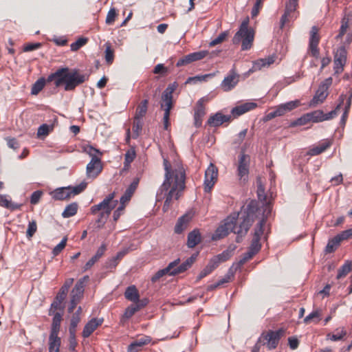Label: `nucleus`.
<instances>
[{"instance_id":"48","label":"nucleus","mask_w":352,"mask_h":352,"mask_svg":"<svg viewBox=\"0 0 352 352\" xmlns=\"http://www.w3.org/2000/svg\"><path fill=\"white\" fill-rule=\"evenodd\" d=\"M89 280V276L86 275L79 279L77 283H76L74 287L72 289L75 290L76 292H80L82 293H84L85 287V283L88 282Z\"/></svg>"},{"instance_id":"61","label":"nucleus","mask_w":352,"mask_h":352,"mask_svg":"<svg viewBox=\"0 0 352 352\" xmlns=\"http://www.w3.org/2000/svg\"><path fill=\"white\" fill-rule=\"evenodd\" d=\"M229 280H230V276L228 275L227 276L220 279L216 283L208 285L207 287V290L212 291V290L215 289L216 288H217L218 287L221 286V285L228 283Z\"/></svg>"},{"instance_id":"27","label":"nucleus","mask_w":352,"mask_h":352,"mask_svg":"<svg viewBox=\"0 0 352 352\" xmlns=\"http://www.w3.org/2000/svg\"><path fill=\"white\" fill-rule=\"evenodd\" d=\"M201 236L199 231L197 229L193 230L188 234L187 245L192 248L201 242Z\"/></svg>"},{"instance_id":"17","label":"nucleus","mask_w":352,"mask_h":352,"mask_svg":"<svg viewBox=\"0 0 352 352\" xmlns=\"http://www.w3.org/2000/svg\"><path fill=\"white\" fill-rule=\"evenodd\" d=\"M232 119V116L230 115L225 116L221 113H216L214 115L210 117L208 120V124L212 126H219L223 123L230 122Z\"/></svg>"},{"instance_id":"7","label":"nucleus","mask_w":352,"mask_h":352,"mask_svg":"<svg viewBox=\"0 0 352 352\" xmlns=\"http://www.w3.org/2000/svg\"><path fill=\"white\" fill-rule=\"evenodd\" d=\"M175 90L174 86H168L163 92L162 96V99L163 103L161 104L162 108H164V129L167 130L169 125V116H170V111L173 106V92Z\"/></svg>"},{"instance_id":"42","label":"nucleus","mask_w":352,"mask_h":352,"mask_svg":"<svg viewBox=\"0 0 352 352\" xmlns=\"http://www.w3.org/2000/svg\"><path fill=\"white\" fill-rule=\"evenodd\" d=\"M307 113L309 116L310 122L317 123L324 121V112L321 110H316Z\"/></svg>"},{"instance_id":"25","label":"nucleus","mask_w":352,"mask_h":352,"mask_svg":"<svg viewBox=\"0 0 352 352\" xmlns=\"http://www.w3.org/2000/svg\"><path fill=\"white\" fill-rule=\"evenodd\" d=\"M195 260V257L193 256L188 258L186 261L179 265V263L172 269V276H175L186 271L189 267H191Z\"/></svg>"},{"instance_id":"1","label":"nucleus","mask_w":352,"mask_h":352,"mask_svg":"<svg viewBox=\"0 0 352 352\" xmlns=\"http://www.w3.org/2000/svg\"><path fill=\"white\" fill-rule=\"evenodd\" d=\"M164 166L165 178L157 192V200L165 198L162 209L166 212L172 204V200L178 199L186 187V172L181 163L172 166L166 159H164Z\"/></svg>"},{"instance_id":"39","label":"nucleus","mask_w":352,"mask_h":352,"mask_svg":"<svg viewBox=\"0 0 352 352\" xmlns=\"http://www.w3.org/2000/svg\"><path fill=\"white\" fill-rule=\"evenodd\" d=\"M351 270V263L346 261L342 265L338 270V274L336 278L340 279L345 277Z\"/></svg>"},{"instance_id":"35","label":"nucleus","mask_w":352,"mask_h":352,"mask_svg":"<svg viewBox=\"0 0 352 352\" xmlns=\"http://www.w3.org/2000/svg\"><path fill=\"white\" fill-rule=\"evenodd\" d=\"M322 312L320 309H316L309 314L304 318V322L309 324L311 322L318 323L321 320Z\"/></svg>"},{"instance_id":"3","label":"nucleus","mask_w":352,"mask_h":352,"mask_svg":"<svg viewBox=\"0 0 352 352\" xmlns=\"http://www.w3.org/2000/svg\"><path fill=\"white\" fill-rule=\"evenodd\" d=\"M87 78L85 74H80L77 69L71 70L68 67H62L50 74L47 80L43 78L37 80L32 87L31 94H38L43 89L46 82H54L56 87L63 85L65 91H73L85 82Z\"/></svg>"},{"instance_id":"53","label":"nucleus","mask_w":352,"mask_h":352,"mask_svg":"<svg viewBox=\"0 0 352 352\" xmlns=\"http://www.w3.org/2000/svg\"><path fill=\"white\" fill-rule=\"evenodd\" d=\"M308 113H305L300 118L292 122L290 124L291 126H302L305 125L310 122Z\"/></svg>"},{"instance_id":"19","label":"nucleus","mask_w":352,"mask_h":352,"mask_svg":"<svg viewBox=\"0 0 352 352\" xmlns=\"http://www.w3.org/2000/svg\"><path fill=\"white\" fill-rule=\"evenodd\" d=\"M139 182L140 179L138 177H135L133 179L131 184L125 190L124 195L120 197V201L121 204L124 205L126 202L129 201L131 199L133 194L138 188Z\"/></svg>"},{"instance_id":"57","label":"nucleus","mask_w":352,"mask_h":352,"mask_svg":"<svg viewBox=\"0 0 352 352\" xmlns=\"http://www.w3.org/2000/svg\"><path fill=\"white\" fill-rule=\"evenodd\" d=\"M208 54L206 50L199 51L189 54L192 63L197 60H200L205 58Z\"/></svg>"},{"instance_id":"15","label":"nucleus","mask_w":352,"mask_h":352,"mask_svg":"<svg viewBox=\"0 0 352 352\" xmlns=\"http://www.w3.org/2000/svg\"><path fill=\"white\" fill-rule=\"evenodd\" d=\"M179 263H180V259L177 258L172 262H170L166 267L158 270L152 277H151V281L153 283L157 282L160 278L164 276L166 274H168L170 276L172 273V269L176 267Z\"/></svg>"},{"instance_id":"24","label":"nucleus","mask_w":352,"mask_h":352,"mask_svg":"<svg viewBox=\"0 0 352 352\" xmlns=\"http://www.w3.org/2000/svg\"><path fill=\"white\" fill-rule=\"evenodd\" d=\"M195 260V257L193 256L188 258L186 261L179 265V263L172 269V276H175L186 271L189 267H191Z\"/></svg>"},{"instance_id":"13","label":"nucleus","mask_w":352,"mask_h":352,"mask_svg":"<svg viewBox=\"0 0 352 352\" xmlns=\"http://www.w3.org/2000/svg\"><path fill=\"white\" fill-rule=\"evenodd\" d=\"M239 78V74L232 68L221 82V87L225 91H230L238 84Z\"/></svg>"},{"instance_id":"64","label":"nucleus","mask_w":352,"mask_h":352,"mask_svg":"<svg viewBox=\"0 0 352 352\" xmlns=\"http://www.w3.org/2000/svg\"><path fill=\"white\" fill-rule=\"evenodd\" d=\"M352 236V229H348L342 231L341 233L336 235L338 239L341 242L343 240H346Z\"/></svg>"},{"instance_id":"33","label":"nucleus","mask_w":352,"mask_h":352,"mask_svg":"<svg viewBox=\"0 0 352 352\" xmlns=\"http://www.w3.org/2000/svg\"><path fill=\"white\" fill-rule=\"evenodd\" d=\"M286 113L284 111V110L283 109L282 107L279 104V105L275 107L274 110L273 111H271V112L268 113L267 114H266L263 118V120L265 122H267L276 117L283 116Z\"/></svg>"},{"instance_id":"62","label":"nucleus","mask_w":352,"mask_h":352,"mask_svg":"<svg viewBox=\"0 0 352 352\" xmlns=\"http://www.w3.org/2000/svg\"><path fill=\"white\" fill-rule=\"evenodd\" d=\"M37 226L34 221L29 222L28 230L26 232L27 237L30 239L36 232Z\"/></svg>"},{"instance_id":"43","label":"nucleus","mask_w":352,"mask_h":352,"mask_svg":"<svg viewBox=\"0 0 352 352\" xmlns=\"http://www.w3.org/2000/svg\"><path fill=\"white\" fill-rule=\"evenodd\" d=\"M138 310L135 306L133 304L129 306L124 311V314L121 318V322L124 323L126 320L131 318Z\"/></svg>"},{"instance_id":"4","label":"nucleus","mask_w":352,"mask_h":352,"mask_svg":"<svg viewBox=\"0 0 352 352\" xmlns=\"http://www.w3.org/2000/svg\"><path fill=\"white\" fill-rule=\"evenodd\" d=\"M249 19H245L241 24L239 30L234 34L232 42L239 44L241 41V50H248L252 47L254 37L253 30L248 29Z\"/></svg>"},{"instance_id":"47","label":"nucleus","mask_w":352,"mask_h":352,"mask_svg":"<svg viewBox=\"0 0 352 352\" xmlns=\"http://www.w3.org/2000/svg\"><path fill=\"white\" fill-rule=\"evenodd\" d=\"M234 250V248H231V247H230L228 250H224L222 253L214 256L217 258V260H218L221 263L222 262L226 261L231 257Z\"/></svg>"},{"instance_id":"52","label":"nucleus","mask_w":352,"mask_h":352,"mask_svg":"<svg viewBox=\"0 0 352 352\" xmlns=\"http://www.w3.org/2000/svg\"><path fill=\"white\" fill-rule=\"evenodd\" d=\"M265 219H262L259 221V223L256 225V226L255 228L254 236H253L254 238H257L258 239L261 240V237L263 234V231H264L263 227L265 226Z\"/></svg>"},{"instance_id":"21","label":"nucleus","mask_w":352,"mask_h":352,"mask_svg":"<svg viewBox=\"0 0 352 352\" xmlns=\"http://www.w3.org/2000/svg\"><path fill=\"white\" fill-rule=\"evenodd\" d=\"M328 96V91L326 87L319 86L316 94L310 102V106L315 107L317 104L323 102Z\"/></svg>"},{"instance_id":"46","label":"nucleus","mask_w":352,"mask_h":352,"mask_svg":"<svg viewBox=\"0 0 352 352\" xmlns=\"http://www.w3.org/2000/svg\"><path fill=\"white\" fill-rule=\"evenodd\" d=\"M136 156V153L134 148H131L128 150L124 155V167H128L130 164L134 160Z\"/></svg>"},{"instance_id":"10","label":"nucleus","mask_w":352,"mask_h":352,"mask_svg":"<svg viewBox=\"0 0 352 352\" xmlns=\"http://www.w3.org/2000/svg\"><path fill=\"white\" fill-rule=\"evenodd\" d=\"M347 51L344 45L338 47L334 53V71L336 74H340L344 69V66L346 63Z\"/></svg>"},{"instance_id":"11","label":"nucleus","mask_w":352,"mask_h":352,"mask_svg":"<svg viewBox=\"0 0 352 352\" xmlns=\"http://www.w3.org/2000/svg\"><path fill=\"white\" fill-rule=\"evenodd\" d=\"M250 157L241 153L239 157L237 175L241 181H246L249 174Z\"/></svg>"},{"instance_id":"56","label":"nucleus","mask_w":352,"mask_h":352,"mask_svg":"<svg viewBox=\"0 0 352 352\" xmlns=\"http://www.w3.org/2000/svg\"><path fill=\"white\" fill-rule=\"evenodd\" d=\"M63 300H60V299L58 298V296H56L55 300L52 303L51 307L49 310V315H52V314H55L54 313L55 310H57V309L63 310V307L62 306V302Z\"/></svg>"},{"instance_id":"16","label":"nucleus","mask_w":352,"mask_h":352,"mask_svg":"<svg viewBox=\"0 0 352 352\" xmlns=\"http://www.w3.org/2000/svg\"><path fill=\"white\" fill-rule=\"evenodd\" d=\"M103 322V319L92 318L84 327L82 336L83 338H87L100 326Z\"/></svg>"},{"instance_id":"12","label":"nucleus","mask_w":352,"mask_h":352,"mask_svg":"<svg viewBox=\"0 0 352 352\" xmlns=\"http://www.w3.org/2000/svg\"><path fill=\"white\" fill-rule=\"evenodd\" d=\"M283 333L284 330L279 329L276 331H269L266 334H262L261 338L267 341L265 343L267 347L271 350L275 349L277 346L278 342Z\"/></svg>"},{"instance_id":"55","label":"nucleus","mask_w":352,"mask_h":352,"mask_svg":"<svg viewBox=\"0 0 352 352\" xmlns=\"http://www.w3.org/2000/svg\"><path fill=\"white\" fill-rule=\"evenodd\" d=\"M142 129V121L141 119L134 118L133 124V131L134 133L133 138H137Z\"/></svg>"},{"instance_id":"31","label":"nucleus","mask_w":352,"mask_h":352,"mask_svg":"<svg viewBox=\"0 0 352 352\" xmlns=\"http://www.w3.org/2000/svg\"><path fill=\"white\" fill-rule=\"evenodd\" d=\"M74 283V278H70L65 280L63 285L60 287L58 293L57 294L56 296H58V298L60 300H65L68 290L69 287L72 286V285Z\"/></svg>"},{"instance_id":"32","label":"nucleus","mask_w":352,"mask_h":352,"mask_svg":"<svg viewBox=\"0 0 352 352\" xmlns=\"http://www.w3.org/2000/svg\"><path fill=\"white\" fill-rule=\"evenodd\" d=\"M124 296L127 300L133 302L137 301L140 297L139 292L134 285L129 286L126 288L124 292Z\"/></svg>"},{"instance_id":"40","label":"nucleus","mask_w":352,"mask_h":352,"mask_svg":"<svg viewBox=\"0 0 352 352\" xmlns=\"http://www.w3.org/2000/svg\"><path fill=\"white\" fill-rule=\"evenodd\" d=\"M329 145L330 144L328 142H323L309 149L308 151V154L311 156L318 155L324 152L329 146Z\"/></svg>"},{"instance_id":"49","label":"nucleus","mask_w":352,"mask_h":352,"mask_svg":"<svg viewBox=\"0 0 352 352\" xmlns=\"http://www.w3.org/2000/svg\"><path fill=\"white\" fill-rule=\"evenodd\" d=\"M105 47V60L107 64L110 65L113 63L114 59V52L113 50L111 49L110 43H107Z\"/></svg>"},{"instance_id":"58","label":"nucleus","mask_w":352,"mask_h":352,"mask_svg":"<svg viewBox=\"0 0 352 352\" xmlns=\"http://www.w3.org/2000/svg\"><path fill=\"white\" fill-rule=\"evenodd\" d=\"M228 36V32L224 31L221 32L217 38L211 41L209 43L210 47H214L219 43H221L223 41L226 40V38Z\"/></svg>"},{"instance_id":"2","label":"nucleus","mask_w":352,"mask_h":352,"mask_svg":"<svg viewBox=\"0 0 352 352\" xmlns=\"http://www.w3.org/2000/svg\"><path fill=\"white\" fill-rule=\"evenodd\" d=\"M257 210V202L254 200L250 201L240 217L239 213L234 212L225 219L223 223L217 228L212 239L215 241L219 240L230 232H234L237 234L236 242L239 243V236L245 235L254 222Z\"/></svg>"},{"instance_id":"38","label":"nucleus","mask_w":352,"mask_h":352,"mask_svg":"<svg viewBox=\"0 0 352 352\" xmlns=\"http://www.w3.org/2000/svg\"><path fill=\"white\" fill-rule=\"evenodd\" d=\"M318 29L316 26H313L310 32V38L309 46L318 45L320 41V36L318 34Z\"/></svg>"},{"instance_id":"36","label":"nucleus","mask_w":352,"mask_h":352,"mask_svg":"<svg viewBox=\"0 0 352 352\" xmlns=\"http://www.w3.org/2000/svg\"><path fill=\"white\" fill-rule=\"evenodd\" d=\"M78 204L76 202L67 205L62 213L64 218H69L74 216L78 210Z\"/></svg>"},{"instance_id":"30","label":"nucleus","mask_w":352,"mask_h":352,"mask_svg":"<svg viewBox=\"0 0 352 352\" xmlns=\"http://www.w3.org/2000/svg\"><path fill=\"white\" fill-rule=\"evenodd\" d=\"M352 24V19H349V16L345 15L341 21V26L339 34L336 36L337 40L341 39L344 34L346 32V30L349 25Z\"/></svg>"},{"instance_id":"8","label":"nucleus","mask_w":352,"mask_h":352,"mask_svg":"<svg viewBox=\"0 0 352 352\" xmlns=\"http://www.w3.org/2000/svg\"><path fill=\"white\" fill-rule=\"evenodd\" d=\"M115 197V192L108 195L100 203L94 205L91 207V213L96 214L99 212H104L111 213L112 210L116 207L118 201H113Z\"/></svg>"},{"instance_id":"34","label":"nucleus","mask_w":352,"mask_h":352,"mask_svg":"<svg viewBox=\"0 0 352 352\" xmlns=\"http://www.w3.org/2000/svg\"><path fill=\"white\" fill-rule=\"evenodd\" d=\"M346 96L344 95V94H341L340 95V96L339 98L340 102L337 105L336 109L332 110V111H331L328 113H324V116H323L324 121V120H331V119H332L333 118H334L335 116H336L338 115V111L340 109L341 105L343 104L344 100L346 98Z\"/></svg>"},{"instance_id":"20","label":"nucleus","mask_w":352,"mask_h":352,"mask_svg":"<svg viewBox=\"0 0 352 352\" xmlns=\"http://www.w3.org/2000/svg\"><path fill=\"white\" fill-rule=\"evenodd\" d=\"M53 315L54 317L52 320L51 332L49 338H60L58 335L60 331L63 314L58 312H56Z\"/></svg>"},{"instance_id":"54","label":"nucleus","mask_w":352,"mask_h":352,"mask_svg":"<svg viewBox=\"0 0 352 352\" xmlns=\"http://www.w3.org/2000/svg\"><path fill=\"white\" fill-rule=\"evenodd\" d=\"M340 243V242L336 236L334 238H333L332 239L329 240L326 248H325L326 252H327V253L333 252L336 250V247L339 245Z\"/></svg>"},{"instance_id":"50","label":"nucleus","mask_w":352,"mask_h":352,"mask_svg":"<svg viewBox=\"0 0 352 352\" xmlns=\"http://www.w3.org/2000/svg\"><path fill=\"white\" fill-rule=\"evenodd\" d=\"M111 213L100 212L98 219L96 221V223L97 224L98 228H102L105 224L107 220L108 219Z\"/></svg>"},{"instance_id":"29","label":"nucleus","mask_w":352,"mask_h":352,"mask_svg":"<svg viewBox=\"0 0 352 352\" xmlns=\"http://www.w3.org/2000/svg\"><path fill=\"white\" fill-rule=\"evenodd\" d=\"M148 100L145 99L142 100L137 107L135 109V118L141 119L146 116L148 110Z\"/></svg>"},{"instance_id":"59","label":"nucleus","mask_w":352,"mask_h":352,"mask_svg":"<svg viewBox=\"0 0 352 352\" xmlns=\"http://www.w3.org/2000/svg\"><path fill=\"white\" fill-rule=\"evenodd\" d=\"M80 321V316H78L77 315L72 316L70 321V325L69 328V331L76 332V327L78 324V323Z\"/></svg>"},{"instance_id":"44","label":"nucleus","mask_w":352,"mask_h":352,"mask_svg":"<svg viewBox=\"0 0 352 352\" xmlns=\"http://www.w3.org/2000/svg\"><path fill=\"white\" fill-rule=\"evenodd\" d=\"M60 338H49V352H59Z\"/></svg>"},{"instance_id":"5","label":"nucleus","mask_w":352,"mask_h":352,"mask_svg":"<svg viewBox=\"0 0 352 352\" xmlns=\"http://www.w3.org/2000/svg\"><path fill=\"white\" fill-rule=\"evenodd\" d=\"M84 150L91 157V161L87 165V177L89 178H96L102 170L100 157L102 153L92 146H87L85 147Z\"/></svg>"},{"instance_id":"51","label":"nucleus","mask_w":352,"mask_h":352,"mask_svg":"<svg viewBox=\"0 0 352 352\" xmlns=\"http://www.w3.org/2000/svg\"><path fill=\"white\" fill-rule=\"evenodd\" d=\"M54 129V125L51 124H43L41 125L37 131V135L38 137L40 136H46L49 134V133L52 131Z\"/></svg>"},{"instance_id":"23","label":"nucleus","mask_w":352,"mask_h":352,"mask_svg":"<svg viewBox=\"0 0 352 352\" xmlns=\"http://www.w3.org/2000/svg\"><path fill=\"white\" fill-rule=\"evenodd\" d=\"M275 61V56H270L267 58H261L253 63L252 68L250 70V72H254L257 70L261 69L264 67H268Z\"/></svg>"},{"instance_id":"60","label":"nucleus","mask_w":352,"mask_h":352,"mask_svg":"<svg viewBox=\"0 0 352 352\" xmlns=\"http://www.w3.org/2000/svg\"><path fill=\"white\" fill-rule=\"evenodd\" d=\"M67 240V238L64 237L61 241L52 250V254L54 256H57L65 248L66 246Z\"/></svg>"},{"instance_id":"9","label":"nucleus","mask_w":352,"mask_h":352,"mask_svg":"<svg viewBox=\"0 0 352 352\" xmlns=\"http://www.w3.org/2000/svg\"><path fill=\"white\" fill-rule=\"evenodd\" d=\"M218 168L213 164L210 163L205 171L204 182V190L206 192H210L217 181Z\"/></svg>"},{"instance_id":"45","label":"nucleus","mask_w":352,"mask_h":352,"mask_svg":"<svg viewBox=\"0 0 352 352\" xmlns=\"http://www.w3.org/2000/svg\"><path fill=\"white\" fill-rule=\"evenodd\" d=\"M335 331L336 333L327 335V337L329 338V339L332 341L341 340L346 335V331L343 327L340 329H336Z\"/></svg>"},{"instance_id":"22","label":"nucleus","mask_w":352,"mask_h":352,"mask_svg":"<svg viewBox=\"0 0 352 352\" xmlns=\"http://www.w3.org/2000/svg\"><path fill=\"white\" fill-rule=\"evenodd\" d=\"M148 336H144L131 343L127 349V352H139L142 348L151 342Z\"/></svg>"},{"instance_id":"14","label":"nucleus","mask_w":352,"mask_h":352,"mask_svg":"<svg viewBox=\"0 0 352 352\" xmlns=\"http://www.w3.org/2000/svg\"><path fill=\"white\" fill-rule=\"evenodd\" d=\"M298 0H289V1L287 3L285 13L281 16L280 21V29H283L285 23L290 19L296 17L294 16V12L296 11L298 6Z\"/></svg>"},{"instance_id":"37","label":"nucleus","mask_w":352,"mask_h":352,"mask_svg":"<svg viewBox=\"0 0 352 352\" xmlns=\"http://www.w3.org/2000/svg\"><path fill=\"white\" fill-rule=\"evenodd\" d=\"M206 101L207 99H206L205 98H201L197 101L196 107L195 108V116H197V117L198 118H203L204 116V115L206 114V111L204 103V102Z\"/></svg>"},{"instance_id":"18","label":"nucleus","mask_w":352,"mask_h":352,"mask_svg":"<svg viewBox=\"0 0 352 352\" xmlns=\"http://www.w3.org/2000/svg\"><path fill=\"white\" fill-rule=\"evenodd\" d=\"M256 106L257 104L255 102H245L234 107L231 111V113L233 117L236 118L250 110L255 109Z\"/></svg>"},{"instance_id":"26","label":"nucleus","mask_w":352,"mask_h":352,"mask_svg":"<svg viewBox=\"0 0 352 352\" xmlns=\"http://www.w3.org/2000/svg\"><path fill=\"white\" fill-rule=\"evenodd\" d=\"M0 206L11 210H16L20 209L22 205L12 203L10 197L7 195H0Z\"/></svg>"},{"instance_id":"6","label":"nucleus","mask_w":352,"mask_h":352,"mask_svg":"<svg viewBox=\"0 0 352 352\" xmlns=\"http://www.w3.org/2000/svg\"><path fill=\"white\" fill-rule=\"evenodd\" d=\"M87 185V184L85 182H82L79 185L74 187L68 186L58 188L51 192L50 195L55 200L68 199L72 196H74L82 192L86 188Z\"/></svg>"},{"instance_id":"63","label":"nucleus","mask_w":352,"mask_h":352,"mask_svg":"<svg viewBox=\"0 0 352 352\" xmlns=\"http://www.w3.org/2000/svg\"><path fill=\"white\" fill-rule=\"evenodd\" d=\"M261 244L260 243V239L253 237L249 249L257 254L261 250Z\"/></svg>"},{"instance_id":"41","label":"nucleus","mask_w":352,"mask_h":352,"mask_svg":"<svg viewBox=\"0 0 352 352\" xmlns=\"http://www.w3.org/2000/svg\"><path fill=\"white\" fill-rule=\"evenodd\" d=\"M280 105L282 107L285 113H287L298 107L300 105V101L299 100H295L280 104Z\"/></svg>"},{"instance_id":"28","label":"nucleus","mask_w":352,"mask_h":352,"mask_svg":"<svg viewBox=\"0 0 352 352\" xmlns=\"http://www.w3.org/2000/svg\"><path fill=\"white\" fill-rule=\"evenodd\" d=\"M190 219V218L188 214H185L179 217L175 226V232L177 234L182 233L186 228Z\"/></svg>"}]
</instances>
